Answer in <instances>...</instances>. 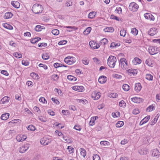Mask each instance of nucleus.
I'll list each match as a JSON object with an SVG mask.
<instances>
[{
    "label": "nucleus",
    "mask_w": 160,
    "mask_h": 160,
    "mask_svg": "<svg viewBox=\"0 0 160 160\" xmlns=\"http://www.w3.org/2000/svg\"><path fill=\"white\" fill-rule=\"evenodd\" d=\"M55 133L56 136H59L60 138H62L66 142L68 143L70 142V140L66 136H65L60 131L56 130L55 132Z\"/></svg>",
    "instance_id": "nucleus-7"
},
{
    "label": "nucleus",
    "mask_w": 160,
    "mask_h": 160,
    "mask_svg": "<svg viewBox=\"0 0 160 160\" xmlns=\"http://www.w3.org/2000/svg\"><path fill=\"white\" fill-rule=\"evenodd\" d=\"M21 121L19 119H15L13 120L8 122V124L10 125L14 126L15 125L20 124L21 123Z\"/></svg>",
    "instance_id": "nucleus-11"
},
{
    "label": "nucleus",
    "mask_w": 160,
    "mask_h": 160,
    "mask_svg": "<svg viewBox=\"0 0 160 160\" xmlns=\"http://www.w3.org/2000/svg\"><path fill=\"white\" fill-rule=\"evenodd\" d=\"M2 26L7 29L12 30L13 29V27L11 25L7 23H2Z\"/></svg>",
    "instance_id": "nucleus-32"
},
{
    "label": "nucleus",
    "mask_w": 160,
    "mask_h": 160,
    "mask_svg": "<svg viewBox=\"0 0 160 160\" xmlns=\"http://www.w3.org/2000/svg\"><path fill=\"white\" fill-rule=\"evenodd\" d=\"M47 44L46 43H40L38 44V46L40 48H44L47 46Z\"/></svg>",
    "instance_id": "nucleus-61"
},
{
    "label": "nucleus",
    "mask_w": 160,
    "mask_h": 160,
    "mask_svg": "<svg viewBox=\"0 0 160 160\" xmlns=\"http://www.w3.org/2000/svg\"><path fill=\"white\" fill-rule=\"evenodd\" d=\"M34 111L36 114H40L41 113V110L38 107L35 106L33 108Z\"/></svg>",
    "instance_id": "nucleus-48"
},
{
    "label": "nucleus",
    "mask_w": 160,
    "mask_h": 160,
    "mask_svg": "<svg viewBox=\"0 0 160 160\" xmlns=\"http://www.w3.org/2000/svg\"><path fill=\"white\" fill-rule=\"evenodd\" d=\"M145 63L148 66L152 67L153 66L154 62L152 59L149 58L146 60Z\"/></svg>",
    "instance_id": "nucleus-16"
},
{
    "label": "nucleus",
    "mask_w": 160,
    "mask_h": 160,
    "mask_svg": "<svg viewBox=\"0 0 160 160\" xmlns=\"http://www.w3.org/2000/svg\"><path fill=\"white\" fill-rule=\"evenodd\" d=\"M32 10L33 12L38 14L42 11L43 8L41 5L36 3L33 6Z\"/></svg>",
    "instance_id": "nucleus-2"
},
{
    "label": "nucleus",
    "mask_w": 160,
    "mask_h": 160,
    "mask_svg": "<svg viewBox=\"0 0 160 160\" xmlns=\"http://www.w3.org/2000/svg\"><path fill=\"white\" fill-rule=\"evenodd\" d=\"M13 16V14L10 12H8L5 13L4 16L5 19H9L11 18Z\"/></svg>",
    "instance_id": "nucleus-30"
},
{
    "label": "nucleus",
    "mask_w": 160,
    "mask_h": 160,
    "mask_svg": "<svg viewBox=\"0 0 160 160\" xmlns=\"http://www.w3.org/2000/svg\"><path fill=\"white\" fill-rule=\"evenodd\" d=\"M131 101L134 103H140L142 102L143 100L142 98L137 97H135L131 98Z\"/></svg>",
    "instance_id": "nucleus-14"
},
{
    "label": "nucleus",
    "mask_w": 160,
    "mask_h": 160,
    "mask_svg": "<svg viewBox=\"0 0 160 160\" xmlns=\"http://www.w3.org/2000/svg\"><path fill=\"white\" fill-rule=\"evenodd\" d=\"M67 78V79L70 81H75L77 79L76 77L71 75H68Z\"/></svg>",
    "instance_id": "nucleus-36"
},
{
    "label": "nucleus",
    "mask_w": 160,
    "mask_h": 160,
    "mask_svg": "<svg viewBox=\"0 0 160 160\" xmlns=\"http://www.w3.org/2000/svg\"><path fill=\"white\" fill-rule=\"evenodd\" d=\"M65 28H67V31L68 32H71L77 29V28L74 26H65Z\"/></svg>",
    "instance_id": "nucleus-28"
},
{
    "label": "nucleus",
    "mask_w": 160,
    "mask_h": 160,
    "mask_svg": "<svg viewBox=\"0 0 160 160\" xmlns=\"http://www.w3.org/2000/svg\"><path fill=\"white\" fill-rule=\"evenodd\" d=\"M112 115L114 118L119 117L120 115V113L119 112H113Z\"/></svg>",
    "instance_id": "nucleus-47"
},
{
    "label": "nucleus",
    "mask_w": 160,
    "mask_h": 160,
    "mask_svg": "<svg viewBox=\"0 0 160 160\" xmlns=\"http://www.w3.org/2000/svg\"><path fill=\"white\" fill-rule=\"evenodd\" d=\"M148 51L150 54L154 55L160 51V48L156 46H150L148 48Z\"/></svg>",
    "instance_id": "nucleus-4"
},
{
    "label": "nucleus",
    "mask_w": 160,
    "mask_h": 160,
    "mask_svg": "<svg viewBox=\"0 0 160 160\" xmlns=\"http://www.w3.org/2000/svg\"><path fill=\"white\" fill-rule=\"evenodd\" d=\"M43 26H41L40 25H38L36 26L35 30L37 32H39L42 31L43 29Z\"/></svg>",
    "instance_id": "nucleus-40"
},
{
    "label": "nucleus",
    "mask_w": 160,
    "mask_h": 160,
    "mask_svg": "<svg viewBox=\"0 0 160 160\" xmlns=\"http://www.w3.org/2000/svg\"><path fill=\"white\" fill-rule=\"evenodd\" d=\"M30 76L34 79L36 80H38L39 78L38 75L35 72H32L30 74Z\"/></svg>",
    "instance_id": "nucleus-29"
},
{
    "label": "nucleus",
    "mask_w": 160,
    "mask_h": 160,
    "mask_svg": "<svg viewBox=\"0 0 160 160\" xmlns=\"http://www.w3.org/2000/svg\"><path fill=\"white\" fill-rule=\"evenodd\" d=\"M142 88L141 84L139 83H137L135 84L134 90L137 92H139Z\"/></svg>",
    "instance_id": "nucleus-19"
},
{
    "label": "nucleus",
    "mask_w": 160,
    "mask_h": 160,
    "mask_svg": "<svg viewBox=\"0 0 160 160\" xmlns=\"http://www.w3.org/2000/svg\"><path fill=\"white\" fill-rule=\"evenodd\" d=\"M76 61V58L71 56H68L64 59V62L68 65H72Z\"/></svg>",
    "instance_id": "nucleus-3"
},
{
    "label": "nucleus",
    "mask_w": 160,
    "mask_h": 160,
    "mask_svg": "<svg viewBox=\"0 0 160 160\" xmlns=\"http://www.w3.org/2000/svg\"><path fill=\"white\" fill-rule=\"evenodd\" d=\"M124 122L122 121H118L116 124V126L117 128H120L123 126Z\"/></svg>",
    "instance_id": "nucleus-51"
},
{
    "label": "nucleus",
    "mask_w": 160,
    "mask_h": 160,
    "mask_svg": "<svg viewBox=\"0 0 160 160\" xmlns=\"http://www.w3.org/2000/svg\"><path fill=\"white\" fill-rule=\"evenodd\" d=\"M139 8L138 5L135 2H131L129 4V9L133 12L137 11Z\"/></svg>",
    "instance_id": "nucleus-6"
},
{
    "label": "nucleus",
    "mask_w": 160,
    "mask_h": 160,
    "mask_svg": "<svg viewBox=\"0 0 160 160\" xmlns=\"http://www.w3.org/2000/svg\"><path fill=\"white\" fill-rule=\"evenodd\" d=\"M22 64L26 66H28L29 64V62L28 60H23L22 61Z\"/></svg>",
    "instance_id": "nucleus-64"
},
{
    "label": "nucleus",
    "mask_w": 160,
    "mask_h": 160,
    "mask_svg": "<svg viewBox=\"0 0 160 160\" xmlns=\"http://www.w3.org/2000/svg\"><path fill=\"white\" fill-rule=\"evenodd\" d=\"M41 40V38L39 37H36L32 38L31 40V42L32 43H35Z\"/></svg>",
    "instance_id": "nucleus-38"
},
{
    "label": "nucleus",
    "mask_w": 160,
    "mask_h": 160,
    "mask_svg": "<svg viewBox=\"0 0 160 160\" xmlns=\"http://www.w3.org/2000/svg\"><path fill=\"white\" fill-rule=\"evenodd\" d=\"M13 55L17 58H21L22 57V55L21 53L17 52L14 53Z\"/></svg>",
    "instance_id": "nucleus-49"
},
{
    "label": "nucleus",
    "mask_w": 160,
    "mask_h": 160,
    "mask_svg": "<svg viewBox=\"0 0 160 160\" xmlns=\"http://www.w3.org/2000/svg\"><path fill=\"white\" fill-rule=\"evenodd\" d=\"M27 138L26 135L19 134L16 137V139L18 142H22L24 141Z\"/></svg>",
    "instance_id": "nucleus-9"
},
{
    "label": "nucleus",
    "mask_w": 160,
    "mask_h": 160,
    "mask_svg": "<svg viewBox=\"0 0 160 160\" xmlns=\"http://www.w3.org/2000/svg\"><path fill=\"white\" fill-rule=\"evenodd\" d=\"M67 152L69 154L73 153L74 151V149L71 146H68L67 148Z\"/></svg>",
    "instance_id": "nucleus-35"
},
{
    "label": "nucleus",
    "mask_w": 160,
    "mask_h": 160,
    "mask_svg": "<svg viewBox=\"0 0 160 160\" xmlns=\"http://www.w3.org/2000/svg\"><path fill=\"white\" fill-rule=\"evenodd\" d=\"M138 32V30L135 28L131 29V33L135 36L137 35Z\"/></svg>",
    "instance_id": "nucleus-43"
},
{
    "label": "nucleus",
    "mask_w": 160,
    "mask_h": 160,
    "mask_svg": "<svg viewBox=\"0 0 160 160\" xmlns=\"http://www.w3.org/2000/svg\"><path fill=\"white\" fill-rule=\"evenodd\" d=\"M158 118V116H157L155 117L154 119L150 123L151 125H154L157 122Z\"/></svg>",
    "instance_id": "nucleus-50"
},
{
    "label": "nucleus",
    "mask_w": 160,
    "mask_h": 160,
    "mask_svg": "<svg viewBox=\"0 0 160 160\" xmlns=\"http://www.w3.org/2000/svg\"><path fill=\"white\" fill-rule=\"evenodd\" d=\"M98 118V116L93 117L91 118L89 122V125L90 126H92L95 124V121Z\"/></svg>",
    "instance_id": "nucleus-23"
},
{
    "label": "nucleus",
    "mask_w": 160,
    "mask_h": 160,
    "mask_svg": "<svg viewBox=\"0 0 160 160\" xmlns=\"http://www.w3.org/2000/svg\"><path fill=\"white\" fill-rule=\"evenodd\" d=\"M38 118L39 120L42 122H46L47 120V118L42 116H38Z\"/></svg>",
    "instance_id": "nucleus-52"
},
{
    "label": "nucleus",
    "mask_w": 160,
    "mask_h": 160,
    "mask_svg": "<svg viewBox=\"0 0 160 160\" xmlns=\"http://www.w3.org/2000/svg\"><path fill=\"white\" fill-rule=\"evenodd\" d=\"M152 155L153 157L158 156L160 155V152L157 149H154L152 151Z\"/></svg>",
    "instance_id": "nucleus-22"
},
{
    "label": "nucleus",
    "mask_w": 160,
    "mask_h": 160,
    "mask_svg": "<svg viewBox=\"0 0 160 160\" xmlns=\"http://www.w3.org/2000/svg\"><path fill=\"white\" fill-rule=\"evenodd\" d=\"M120 65L121 68L123 70L126 69L127 67V64L126 59L124 58H122L120 60Z\"/></svg>",
    "instance_id": "nucleus-8"
},
{
    "label": "nucleus",
    "mask_w": 160,
    "mask_h": 160,
    "mask_svg": "<svg viewBox=\"0 0 160 160\" xmlns=\"http://www.w3.org/2000/svg\"><path fill=\"white\" fill-rule=\"evenodd\" d=\"M29 146V145L28 143L24 144L19 148L18 151L22 153H25L28 150Z\"/></svg>",
    "instance_id": "nucleus-5"
},
{
    "label": "nucleus",
    "mask_w": 160,
    "mask_h": 160,
    "mask_svg": "<svg viewBox=\"0 0 160 160\" xmlns=\"http://www.w3.org/2000/svg\"><path fill=\"white\" fill-rule=\"evenodd\" d=\"M10 114L8 113H5L2 115L1 119L3 120H6L9 118Z\"/></svg>",
    "instance_id": "nucleus-26"
},
{
    "label": "nucleus",
    "mask_w": 160,
    "mask_h": 160,
    "mask_svg": "<svg viewBox=\"0 0 160 160\" xmlns=\"http://www.w3.org/2000/svg\"><path fill=\"white\" fill-rule=\"evenodd\" d=\"M158 32L157 28H152L148 31V34L150 36H154Z\"/></svg>",
    "instance_id": "nucleus-15"
},
{
    "label": "nucleus",
    "mask_w": 160,
    "mask_h": 160,
    "mask_svg": "<svg viewBox=\"0 0 160 160\" xmlns=\"http://www.w3.org/2000/svg\"><path fill=\"white\" fill-rule=\"evenodd\" d=\"M101 96V93L96 91L92 92L91 94L92 98L94 100H98Z\"/></svg>",
    "instance_id": "nucleus-10"
},
{
    "label": "nucleus",
    "mask_w": 160,
    "mask_h": 160,
    "mask_svg": "<svg viewBox=\"0 0 160 160\" xmlns=\"http://www.w3.org/2000/svg\"><path fill=\"white\" fill-rule=\"evenodd\" d=\"M79 151L81 156L83 158H85L86 155V150L83 148H81L79 149Z\"/></svg>",
    "instance_id": "nucleus-31"
},
{
    "label": "nucleus",
    "mask_w": 160,
    "mask_h": 160,
    "mask_svg": "<svg viewBox=\"0 0 160 160\" xmlns=\"http://www.w3.org/2000/svg\"><path fill=\"white\" fill-rule=\"evenodd\" d=\"M52 33L54 35H57L59 33V31L58 29H53L52 31Z\"/></svg>",
    "instance_id": "nucleus-60"
},
{
    "label": "nucleus",
    "mask_w": 160,
    "mask_h": 160,
    "mask_svg": "<svg viewBox=\"0 0 160 160\" xmlns=\"http://www.w3.org/2000/svg\"><path fill=\"white\" fill-rule=\"evenodd\" d=\"M11 4L13 7L16 8H19L20 6V4L17 1L11 2Z\"/></svg>",
    "instance_id": "nucleus-27"
},
{
    "label": "nucleus",
    "mask_w": 160,
    "mask_h": 160,
    "mask_svg": "<svg viewBox=\"0 0 160 160\" xmlns=\"http://www.w3.org/2000/svg\"><path fill=\"white\" fill-rule=\"evenodd\" d=\"M72 88L73 90L79 92H83L85 90L84 88L82 86H74Z\"/></svg>",
    "instance_id": "nucleus-13"
},
{
    "label": "nucleus",
    "mask_w": 160,
    "mask_h": 160,
    "mask_svg": "<svg viewBox=\"0 0 160 160\" xmlns=\"http://www.w3.org/2000/svg\"><path fill=\"white\" fill-rule=\"evenodd\" d=\"M27 128L28 130L33 131H34L36 129L35 127L32 125H29Z\"/></svg>",
    "instance_id": "nucleus-54"
},
{
    "label": "nucleus",
    "mask_w": 160,
    "mask_h": 160,
    "mask_svg": "<svg viewBox=\"0 0 160 160\" xmlns=\"http://www.w3.org/2000/svg\"><path fill=\"white\" fill-rule=\"evenodd\" d=\"M132 113L136 115L140 113V110L138 108H135L133 110Z\"/></svg>",
    "instance_id": "nucleus-58"
},
{
    "label": "nucleus",
    "mask_w": 160,
    "mask_h": 160,
    "mask_svg": "<svg viewBox=\"0 0 160 160\" xmlns=\"http://www.w3.org/2000/svg\"><path fill=\"white\" fill-rule=\"evenodd\" d=\"M126 34V31L124 29L121 30L120 31V35L121 36L124 37Z\"/></svg>",
    "instance_id": "nucleus-59"
},
{
    "label": "nucleus",
    "mask_w": 160,
    "mask_h": 160,
    "mask_svg": "<svg viewBox=\"0 0 160 160\" xmlns=\"http://www.w3.org/2000/svg\"><path fill=\"white\" fill-rule=\"evenodd\" d=\"M96 15L95 12H91L88 15V18H89L92 19L94 18Z\"/></svg>",
    "instance_id": "nucleus-34"
},
{
    "label": "nucleus",
    "mask_w": 160,
    "mask_h": 160,
    "mask_svg": "<svg viewBox=\"0 0 160 160\" xmlns=\"http://www.w3.org/2000/svg\"><path fill=\"white\" fill-rule=\"evenodd\" d=\"M122 87L123 90L125 91H128L129 90V86L126 84H123Z\"/></svg>",
    "instance_id": "nucleus-41"
},
{
    "label": "nucleus",
    "mask_w": 160,
    "mask_h": 160,
    "mask_svg": "<svg viewBox=\"0 0 160 160\" xmlns=\"http://www.w3.org/2000/svg\"><path fill=\"white\" fill-rule=\"evenodd\" d=\"M100 144L101 145L103 146H108L110 145V143L106 141H101L100 142Z\"/></svg>",
    "instance_id": "nucleus-45"
},
{
    "label": "nucleus",
    "mask_w": 160,
    "mask_h": 160,
    "mask_svg": "<svg viewBox=\"0 0 160 160\" xmlns=\"http://www.w3.org/2000/svg\"><path fill=\"white\" fill-rule=\"evenodd\" d=\"M117 59L116 57L112 56H110L108 59L107 63L111 68H113L115 67Z\"/></svg>",
    "instance_id": "nucleus-1"
},
{
    "label": "nucleus",
    "mask_w": 160,
    "mask_h": 160,
    "mask_svg": "<svg viewBox=\"0 0 160 160\" xmlns=\"http://www.w3.org/2000/svg\"><path fill=\"white\" fill-rule=\"evenodd\" d=\"M39 101L41 103L43 104H47V101L45 98L43 97H41L39 99Z\"/></svg>",
    "instance_id": "nucleus-53"
},
{
    "label": "nucleus",
    "mask_w": 160,
    "mask_h": 160,
    "mask_svg": "<svg viewBox=\"0 0 160 160\" xmlns=\"http://www.w3.org/2000/svg\"><path fill=\"white\" fill-rule=\"evenodd\" d=\"M127 73L130 75H135L137 73V70L136 69H129L127 70Z\"/></svg>",
    "instance_id": "nucleus-20"
},
{
    "label": "nucleus",
    "mask_w": 160,
    "mask_h": 160,
    "mask_svg": "<svg viewBox=\"0 0 160 160\" xmlns=\"http://www.w3.org/2000/svg\"><path fill=\"white\" fill-rule=\"evenodd\" d=\"M42 58L44 60H48L49 58V54L46 53H43L42 55Z\"/></svg>",
    "instance_id": "nucleus-42"
},
{
    "label": "nucleus",
    "mask_w": 160,
    "mask_h": 160,
    "mask_svg": "<svg viewBox=\"0 0 160 160\" xmlns=\"http://www.w3.org/2000/svg\"><path fill=\"white\" fill-rule=\"evenodd\" d=\"M150 116L148 115L145 117L140 122V125H142L144 123L147 122L150 119Z\"/></svg>",
    "instance_id": "nucleus-21"
},
{
    "label": "nucleus",
    "mask_w": 160,
    "mask_h": 160,
    "mask_svg": "<svg viewBox=\"0 0 160 160\" xmlns=\"http://www.w3.org/2000/svg\"><path fill=\"white\" fill-rule=\"evenodd\" d=\"M146 78L148 80H152L153 76L150 74H147L146 75Z\"/></svg>",
    "instance_id": "nucleus-55"
},
{
    "label": "nucleus",
    "mask_w": 160,
    "mask_h": 160,
    "mask_svg": "<svg viewBox=\"0 0 160 160\" xmlns=\"http://www.w3.org/2000/svg\"><path fill=\"white\" fill-rule=\"evenodd\" d=\"M51 100L54 103L57 105H58L60 103L59 101L57 98H51Z\"/></svg>",
    "instance_id": "nucleus-63"
},
{
    "label": "nucleus",
    "mask_w": 160,
    "mask_h": 160,
    "mask_svg": "<svg viewBox=\"0 0 160 160\" xmlns=\"http://www.w3.org/2000/svg\"><path fill=\"white\" fill-rule=\"evenodd\" d=\"M41 143L43 145H46L48 144L51 142V140L48 137H45L42 138L40 140Z\"/></svg>",
    "instance_id": "nucleus-12"
},
{
    "label": "nucleus",
    "mask_w": 160,
    "mask_h": 160,
    "mask_svg": "<svg viewBox=\"0 0 160 160\" xmlns=\"http://www.w3.org/2000/svg\"><path fill=\"white\" fill-rule=\"evenodd\" d=\"M139 153L141 155L147 154L148 152L147 149L146 148H142L138 151Z\"/></svg>",
    "instance_id": "nucleus-25"
},
{
    "label": "nucleus",
    "mask_w": 160,
    "mask_h": 160,
    "mask_svg": "<svg viewBox=\"0 0 160 160\" xmlns=\"http://www.w3.org/2000/svg\"><path fill=\"white\" fill-rule=\"evenodd\" d=\"M104 30L105 32H112L114 31V29L112 27H107L104 29Z\"/></svg>",
    "instance_id": "nucleus-39"
},
{
    "label": "nucleus",
    "mask_w": 160,
    "mask_h": 160,
    "mask_svg": "<svg viewBox=\"0 0 160 160\" xmlns=\"http://www.w3.org/2000/svg\"><path fill=\"white\" fill-rule=\"evenodd\" d=\"M82 63L85 65H88L89 62V60L88 58L86 57L84 58L82 60Z\"/></svg>",
    "instance_id": "nucleus-33"
},
{
    "label": "nucleus",
    "mask_w": 160,
    "mask_h": 160,
    "mask_svg": "<svg viewBox=\"0 0 160 160\" xmlns=\"http://www.w3.org/2000/svg\"><path fill=\"white\" fill-rule=\"evenodd\" d=\"M116 13H118V14H121L122 13V9L121 7H118L116 8L115 11Z\"/></svg>",
    "instance_id": "nucleus-44"
},
{
    "label": "nucleus",
    "mask_w": 160,
    "mask_h": 160,
    "mask_svg": "<svg viewBox=\"0 0 160 160\" xmlns=\"http://www.w3.org/2000/svg\"><path fill=\"white\" fill-rule=\"evenodd\" d=\"M119 104L120 107L124 108L126 106V104L123 100H122L120 102Z\"/></svg>",
    "instance_id": "nucleus-57"
},
{
    "label": "nucleus",
    "mask_w": 160,
    "mask_h": 160,
    "mask_svg": "<svg viewBox=\"0 0 160 160\" xmlns=\"http://www.w3.org/2000/svg\"><path fill=\"white\" fill-rule=\"evenodd\" d=\"M141 62V60L137 57L135 58L132 60V63L134 65L139 64Z\"/></svg>",
    "instance_id": "nucleus-18"
},
{
    "label": "nucleus",
    "mask_w": 160,
    "mask_h": 160,
    "mask_svg": "<svg viewBox=\"0 0 160 160\" xmlns=\"http://www.w3.org/2000/svg\"><path fill=\"white\" fill-rule=\"evenodd\" d=\"M92 30V28L90 27H88L86 29L84 30L83 32V34L85 35H87Z\"/></svg>",
    "instance_id": "nucleus-37"
},
{
    "label": "nucleus",
    "mask_w": 160,
    "mask_h": 160,
    "mask_svg": "<svg viewBox=\"0 0 160 160\" xmlns=\"http://www.w3.org/2000/svg\"><path fill=\"white\" fill-rule=\"evenodd\" d=\"M89 44L91 48L95 49L96 42L93 41H91L89 43Z\"/></svg>",
    "instance_id": "nucleus-56"
},
{
    "label": "nucleus",
    "mask_w": 160,
    "mask_h": 160,
    "mask_svg": "<svg viewBox=\"0 0 160 160\" xmlns=\"http://www.w3.org/2000/svg\"><path fill=\"white\" fill-rule=\"evenodd\" d=\"M107 80V78L103 76L100 77L98 80V82L101 84L105 83L106 82Z\"/></svg>",
    "instance_id": "nucleus-24"
},
{
    "label": "nucleus",
    "mask_w": 160,
    "mask_h": 160,
    "mask_svg": "<svg viewBox=\"0 0 160 160\" xmlns=\"http://www.w3.org/2000/svg\"><path fill=\"white\" fill-rule=\"evenodd\" d=\"M9 101V98L7 96H6L1 99L0 103L2 104H6Z\"/></svg>",
    "instance_id": "nucleus-17"
},
{
    "label": "nucleus",
    "mask_w": 160,
    "mask_h": 160,
    "mask_svg": "<svg viewBox=\"0 0 160 160\" xmlns=\"http://www.w3.org/2000/svg\"><path fill=\"white\" fill-rule=\"evenodd\" d=\"M154 106H153V105H151L148 107L147 109V112H150L154 110Z\"/></svg>",
    "instance_id": "nucleus-46"
},
{
    "label": "nucleus",
    "mask_w": 160,
    "mask_h": 160,
    "mask_svg": "<svg viewBox=\"0 0 160 160\" xmlns=\"http://www.w3.org/2000/svg\"><path fill=\"white\" fill-rule=\"evenodd\" d=\"M93 160H100V157L97 154H94L93 156Z\"/></svg>",
    "instance_id": "nucleus-62"
}]
</instances>
